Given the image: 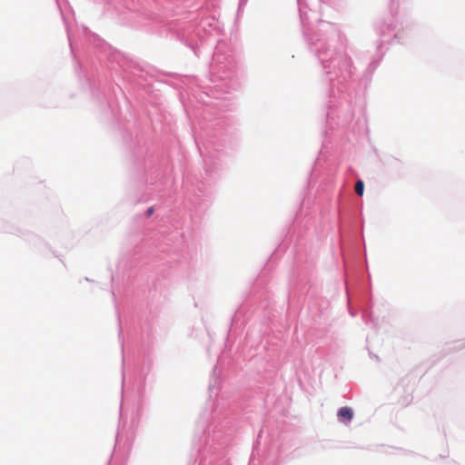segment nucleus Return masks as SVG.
I'll return each instance as SVG.
<instances>
[{
    "label": "nucleus",
    "mask_w": 465,
    "mask_h": 465,
    "mask_svg": "<svg viewBox=\"0 0 465 465\" xmlns=\"http://www.w3.org/2000/svg\"><path fill=\"white\" fill-rule=\"evenodd\" d=\"M337 416L341 422L347 423L353 419L354 412L350 407H341L338 411Z\"/></svg>",
    "instance_id": "nucleus-1"
},
{
    "label": "nucleus",
    "mask_w": 465,
    "mask_h": 465,
    "mask_svg": "<svg viewBox=\"0 0 465 465\" xmlns=\"http://www.w3.org/2000/svg\"><path fill=\"white\" fill-rule=\"evenodd\" d=\"M355 192L358 195L361 196L364 192V183L361 180H359L355 184Z\"/></svg>",
    "instance_id": "nucleus-2"
},
{
    "label": "nucleus",
    "mask_w": 465,
    "mask_h": 465,
    "mask_svg": "<svg viewBox=\"0 0 465 465\" xmlns=\"http://www.w3.org/2000/svg\"><path fill=\"white\" fill-rule=\"evenodd\" d=\"M153 207H151V208L148 209L147 214L151 215L153 213Z\"/></svg>",
    "instance_id": "nucleus-3"
}]
</instances>
